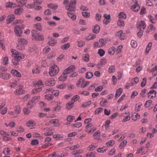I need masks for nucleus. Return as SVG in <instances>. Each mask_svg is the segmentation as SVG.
Segmentation results:
<instances>
[{
	"label": "nucleus",
	"mask_w": 157,
	"mask_h": 157,
	"mask_svg": "<svg viewBox=\"0 0 157 157\" xmlns=\"http://www.w3.org/2000/svg\"><path fill=\"white\" fill-rule=\"evenodd\" d=\"M11 52L12 53V56L13 58L12 61L15 65H18L19 62L25 58V55L23 54L12 49H11Z\"/></svg>",
	"instance_id": "nucleus-1"
},
{
	"label": "nucleus",
	"mask_w": 157,
	"mask_h": 157,
	"mask_svg": "<svg viewBox=\"0 0 157 157\" xmlns=\"http://www.w3.org/2000/svg\"><path fill=\"white\" fill-rule=\"evenodd\" d=\"M18 44L17 47V48L19 50H23L25 49V47L24 45H26L28 44L27 40L22 38H19L17 40Z\"/></svg>",
	"instance_id": "nucleus-2"
},
{
	"label": "nucleus",
	"mask_w": 157,
	"mask_h": 157,
	"mask_svg": "<svg viewBox=\"0 0 157 157\" xmlns=\"http://www.w3.org/2000/svg\"><path fill=\"white\" fill-rule=\"evenodd\" d=\"M59 68L56 65L52 66L49 69V74L51 77H53L57 75L59 71Z\"/></svg>",
	"instance_id": "nucleus-3"
},
{
	"label": "nucleus",
	"mask_w": 157,
	"mask_h": 157,
	"mask_svg": "<svg viewBox=\"0 0 157 157\" xmlns=\"http://www.w3.org/2000/svg\"><path fill=\"white\" fill-rule=\"evenodd\" d=\"M40 99V96H38L33 97L29 100L27 104V107L29 109H32L35 105Z\"/></svg>",
	"instance_id": "nucleus-4"
},
{
	"label": "nucleus",
	"mask_w": 157,
	"mask_h": 157,
	"mask_svg": "<svg viewBox=\"0 0 157 157\" xmlns=\"http://www.w3.org/2000/svg\"><path fill=\"white\" fill-rule=\"evenodd\" d=\"M89 83V82L85 81L83 78H81L77 81L76 85L77 87L80 86L81 88H83L87 86Z\"/></svg>",
	"instance_id": "nucleus-5"
},
{
	"label": "nucleus",
	"mask_w": 157,
	"mask_h": 157,
	"mask_svg": "<svg viewBox=\"0 0 157 157\" xmlns=\"http://www.w3.org/2000/svg\"><path fill=\"white\" fill-rule=\"evenodd\" d=\"M76 2V0H72L71 1L68 5H67L66 6V9L70 11H75V10Z\"/></svg>",
	"instance_id": "nucleus-6"
},
{
	"label": "nucleus",
	"mask_w": 157,
	"mask_h": 157,
	"mask_svg": "<svg viewBox=\"0 0 157 157\" xmlns=\"http://www.w3.org/2000/svg\"><path fill=\"white\" fill-rule=\"evenodd\" d=\"M32 37L33 39L38 40H44V36L41 35L37 33L36 31L33 30L32 31Z\"/></svg>",
	"instance_id": "nucleus-7"
},
{
	"label": "nucleus",
	"mask_w": 157,
	"mask_h": 157,
	"mask_svg": "<svg viewBox=\"0 0 157 157\" xmlns=\"http://www.w3.org/2000/svg\"><path fill=\"white\" fill-rule=\"evenodd\" d=\"M96 130V128L93 123H89L86 125L85 131L88 132V133H90L93 132Z\"/></svg>",
	"instance_id": "nucleus-8"
},
{
	"label": "nucleus",
	"mask_w": 157,
	"mask_h": 157,
	"mask_svg": "<svg viewBox=\"0 0 157 157\" xmlns=\"http://www.w3.org/2000/svg\"><path fill=\"white\" fill-rule=\"evenodd\" d=\"M76 67L75 65L70 66L68 67L66 69L63 71V75H67L70 73L75 70Z\"/></svg>",
	"instance_id": "nucleus-9"
},
{
	"label": "nucleus",
	"mask_w": 157,
	"mask_h": 157,
	"mask_svg": "<svg viewBox=\"0 0 157 157\" xmlns=\"http://www.w3.org/2000/svg\"><path fill=\"white\" fill-rule=\"evenodd\" d=\"M137 29L144 30L146 27V24L144 21L141 20L140 21L138 22L136 25Z\"/></svg>",
	"instance_id": "nucleus-10"
},
{
	"label": "nucleus",
	"mask_w": 157,
	"mask_h": 157,
	"mask_svg": "<svg viewBox=\"0 0 157 157\" xmlns=\"http://www.w3.org/2000/svg\"><path fill=\"white\" fill-rule=\"evenodd\" d=\"M51 140V138L49 137L45 138L44 141L46 143L42 145V147L44 148H45L52 145V144L49 143Z\"/></svg>",
	"instance_id": "nucleus-11"
},
{
	"label": "nucleus",
	"mask_w": 157,
	"mask_h": 157,
	"mask_svg": "<svg viewBox=\"0 0 157 157\" xmlns=\"http://www.w3.org/2000/svg\"><path fill=\"white\" fill-rule=\"evenodd\" d=\"M0 77L5 80H7L10 78L11 76L10 74L3 71L0 72Z\"/></svg>",
	"instance_id": "nucleus-12"
},
{
	"label": "nucleus",
	"mask_w": 157,
	"mask_h": 157,
	"mask_svg": "<svg viewBox=\"0 0 157 157\" xmlns=\"http://www.w3.org/2000/svg\"><path fill=\"white\" fill-rule=\"evenodd\" d=\"M14 32L17 36H21L22 31L20 27L19 26H16L14 28Z\"/></svg>",
	"instance_id": "nucleus-13"
},
{
	"label": "nucleus",
	"mask_w": 157,
	"mask_h": 157,
	"mask_svg": "<svg viewBox=\"0 0 157 157\" xmlns=\"http://www.w3.org/2000/svg\"><path fill=\"white\" fill-rule=\"evenodd\" d=\"M55 83V81L53 78L48 79L45 82V84L46 86H51L54 85Z\"/></svg>",
	"instance_id": "nucleus-14"
},
{
	"label": "nucleus",
	"mask_w": 157,
	"mask_h": 157,
	"mask_svg": "<svg viewBox=\"0 0 157 157\" xmlns=\"http://www.w3.org/2000/svg\"><path fill=\"white\" fill-rule=\"evenodd\" d=\"M133 1L135 4L132 6V9L135 12H137L140 8L139 5L137 3L136 0H133Z\"/></svg>",
	"instance_id": "nucleus-15"
},
{
	"label": "nucleus",
	"mask_w": 157,
	"mask_h": 157,
	"mask_svg": "<svg viewBox=\"0 0 157 157\" xmlns=\"http://www.w3.org/2000/svg\"><path fill=\"white\" fill-rule=\"evenodd\" d=\"M124 118L122 120L123 122H126L129 121L131 118L130 114L129 113H125L123 115Z\"/></svg>",
	"instance_id": "nucleus-16"
},
{
	"label": "nucleus",
	"mask_w": 157,
	"mask_h": 157,
	"mask_svg": "<svg viewBox=\"0 0 157 157\" xmlns=\"http://www.w3.org/2000/svg\"><path fill=\"white\" fill-rule=\"evenodd\" d=\"M53 132L52 131L51 129H50L48 128H45L44 129V135L45 136H50L52 135Z\"/></svg>",
	"instance_id": "nucleus-17"
},
{
	"label": "nucleus",
	"mask_w": 157,
	"mask_h": 157,
	"mask_svg": "<svg viewBox=\"0 0 157 157\" xmlns=\"http://www.w3.org/2000/svg\"><path fill=\"white\" fill-rule=\"evenodd\" d=\"M116 36L119 37L120 39L121 40H124V34L123 33V32L122 30H120L117 32L116 33Z\"/></svg>",
	"instance_id": "nucleus-18"
},
{
	"label": "nucleus",
	"mask_w": 157,
	"mask_h": 157,
	"mask_svg": "<svg viewBox=\"0 0 157 157\" xmlns=\"http://www.w3.org/2000/svg\"><path fill=\"white\" fill-rule=\"evenodd\" d=\"M156 92L153 90H151L148 93V97L150 98H153L155 97Z\"/></svg>",
	"instance_id": "nucleus-19"
},
{
	"label": "nucleus",
	"mask_w": 157,
	"mask_h": 157,
	"mask_svg": "<svg viewBox=\"0 0 157 157\" xmlns=\"http://www.w3.org/2000/svg\"><path fill=\"white\" fill-rule=\"evenodd\" d=\"M15 18V17L13 14H11L7 17V24L10 23L13 21Z\"/></svg>",
	"instance_id": "nucleus-20"
},
{
	"label": "nucleus",
	"mask_w": 157,
	"mask_h": 157,
	"mask_svg": "<svg viewBox=\"0 0 157 157\" xmlns=\"http://www.w3.org/2000/svg\"><path fill=\"white\" fill-rule=\"evenodd\" d=\"M23 87L22 86H20V88L16 90L15 91L16 94H21L24 93V91L23 90Z\"/></svg>",
	"instance_id": "nucleus-21"
},
{
	"label": "nucleus",
	"mask_w": 157,
	"mask_h": 157,
	"mask_svg": "<svg viewBox=\"0 0 157 157\" xmlns=\"http://www.w3.org/2000/svg\"><path fill=\"white\" fill-rule=\"evenodd\" d=\"M150 72L152 73L153 76H155L157 75V65H156L155 67L152 68Z\"/></svg>",
	"instance_id": "nucleus-22"
},
{
	"label": "nucleus",
	"mask_w": 157,
	"mask_h": 157,
	"mask_svg": "<svg viewBox=\"0 0 157 157\" xmlns=\"http://www.w3.org/2000/svg\"><path fill=\"white\" fill-rule=\"evenodd\" d=\"M142 105V104L141 102L136 104L135 107V111L137 112L140 111Z\"/></svg>",
	"instance_id": "nucleus-23"
},
{
	"label": "nucleus",
	"mask_w": 157,
	"mask_h": 157,
	"mask_svg": "<svg viewBox=\"0 0 157 157\" xmlns=\"http://www.w3.org/2000/svg\"><path fill=\"white\" fill-rule=\"evenodd\" d=\"M48 38L49 39V40L48 43V44L51 46H54L56 43V41L52 38L49 37Z\"/></svg>",
	"instance_id": "nucleus-24"
},
{
	"label": "nucleus",
	"mask_w": 157,
	"mask_h": 157,
	"mask_svg": "<svg viewBox=\"0 0 157 157\" xmlns=\"http://www.w3.org/2000/svg\"><path fill=\"white\" fill-rule=\"evenodd\" d=\"M75 119V117L73 116L69 115L67 116V121L69 122V123H67V124H70L71 122L74 120Z\"/></svg>",
	"instance_id": "nucleus-25"
},
{
	"label": "nucleus",
	"mask_w": 157,
	"mask_h": 157,
	"mask_svg": "<svg viewBox=\"0 0 157 157\" xmlns=\"http://www.w3.org/2000/svg\"><path fill=\"white\" fill-rule=\"evenodd\" d=\"M11 73L17 77H20L21 76V74L17 70H12L11 71Z\"/></svg>",
	"instance_id": "nucleus-26"
},
{
	"label": "nucleus",
	"mask_w": 157,
	"mask_h": 157,
	"mask_svg": "<svg viewBox=\"0 0 157 157\" xmlns=\"http://www.w3.org/2000/svg\"><path fill=\"white\" fill-rule=\"evenodd\" d=\"M19 6H23L26 3L27 1L25 0H16Z\"/></svg>",
	"instance_id": "nucleus-27"
},
{
	"label": "nucleus",
	"mask_w": 157,
	"mask_h": 157,
	"mask_svg": "<svg viewBox=\"0 0 157 157\" xmlns=\"http://www.w3.org/2000/svg\"><path fill=\"white\" fill-rule=\"evenodd\" d=\"M59 120L58 119H54L51 120L50 122L51 124H53L55 126H59V124L58 123Z\"/></svg>",
	"instance_id": "nucleus-28"
},
{
	"label": "nucleus",
	"mask_w": 157,
	"mask_h": 157,
	"mask_svg": "<svg viewBox=\"0 0 157 157\" xmlns=\"http://www.w3.org/2000/svg\"><path fill=\"white\" fill-rule=\"evenodd\" d=\"M74 102L69 101L66 105V108L68 110H70L73 107Z\"/></svg>",
	"instance_id": "nucleus-29"
},
{
	"label": "nucleus",
	"mask_w": 157,
	"mask_h": 157,
	"mask_svg": "<svg viewBox=\"0 0 157 157\" xmlns=\"http://www.w3.org/2000/svg\"><path fill=\"white\" fill-rule=\"evenodd\" d=\"M33 3L34 4V5L28 4L26 6L27 8H32L35 5H37V3L39 4H41V2H40L39 1H37L36 0H34Z\"/></svg>",
	"instance_id": "nucleus-30"
},
{
	"label": "nucleus",
	"mask_w": 157,
	"mask_h": 157,
	"mask_svg": "<svg viewBox=\"0 0 157 157\" xmlns=\"http://www.w3.org/2000/svg\"><path fill=\"white\" fill-rule=\"evenodd\" d=\"M36 124L35 122L32 120L29 121L26 123V126L28 127L35 126Z\"/></svg>",
	"instance_id": "nucleus-31"
},
{
	"label": "nucleus",
	"mask_w": 157,
	"mask_h": 157,
	"mask_svg": "<svg viewBox=\"0 0 157 157\" xmlns=\"http://www.w3.org/2000/svg\"><path fill=\"white\" fill-rule=\"evenodd\" d=\"M132 117L133 120L136 121L140 117V116L137 113H134L132 114Z\"/></svg>",
	"instance_id": "nucleus-32"
},
{
	"label": "nucleus",
	"mask_w": 157,
	"mask_h": 157,
	"mask_svg": "<svg viewBox=\"0 0 157 157\" xmlns=\"http://www.w3.org/2000/svg\"><path fill=\"white\" fill-rule=\"evenodd\" d=\"M67 75H61L59 76L58 78V79L59 81H65L67 79Z\"/></svg>",
	"instance_id": "nucleus-33"
},
{
	"label": "nucleus",
	"mask_w": 157,
	"mask_h": 157,
	"mask_svg": "<svg viewBox=\"0 0 157 157\" xmlns=\"http://www.w3.org/2000/svg\"><path fill=\"white\" fill-rule=\"evenodd\" d=\"M96 37V36L94 34H90L86 37V40H90L95 39Z\"/></svg>",
	"instance_id": "nucleus-34"
},
{
	"label": "nucleus",
	"mask_w": 157,
	"mask_h": 157,
	"mask_svg": "<svg viewBox=\"0 0 157 157\" xmlns=\"http://www.w3.org/2000/svg\"><path fill=\"white\" fill-rule=\"evenodd\" d=\"M42 90L41 87L34 89L32 90V93L33 94H35L41 91Z\"/></svg>",
	"instance_id": "nucleus-35"
},
{
	"label": "nucleus",
	"mask_w": 157,
	"mask_h": 157,
	"mask_svg": "<svg viewBox=\"0 0 157 157\" xmlns=\"http://www.w3.org/2000/svg\"><path fill=\"white\" fill-rule=\"evenodd\" d=\"M122 92V89L121 88H120L117 89L116 91L115 97L117 98L119 97Z\"/></svg>",
	"instance_id": "nucleus-36"
},
{
	"label": "nucleus",
	"mask_w": 157,
	"mask_h": 157,
	"mask_svg": "<svg viewBox=\"0 0 157 157\" xmlns=\"http://www.w3.org/2000/svg\"><path fill=\"white\" fill-rule=\"evenodd\" d=\"M82 125V124L81 123L77 122L72 124L71 126L73 128H78L80 127Z\"/></svg>",
	"instance_id": "nucleus-37"
},
{
	"label": "nucleus",
	"mask_w": 157,
	"mask_h": 157,
	"mask_svg": "<svg viewBox=\"0 0 157 157\" xmlns=\"http://www.w3.org/2000/svg\"><path fill=\"white\" fill-rule=\"evenodd\" d=\"M139 79L137 77H135L134 78L132 79L131 80V82L132 84V85L133 86L137 84L139 82Z\"/></svg>",
	"instance_id": "nucleus-38"
},
{
	"label": "nucleus",
	"mask_w": 157,
	"mask_h": 157,
	"mask_svg": "<svg viewBox=\"0 0 157 157\" xmlns=\"http://www.w3.org/2000/svg\"><path fill=\"white\" fill-rule=\"evenodd\" d=\"M33 74H38L40 72V69L37 66L33 68L32 70Z\"/></svg>",
	"instance_id": "nucleus-39"
},
{
	"label": "nucleus",
	"mask_w": 157,
	"mask_h": 157,
	"mask_svg": "<svg viewBox=\"0 0 157 157\" xmlns=\"http://www.w3.org/2000/svg\"><path fill=\"white\" fill-rule=\"evenodd\" d=\"M44 86V83L41 81H39L37 82L35 84V86L36 87H42Z\"/></svg>",
	"instance_id": "nucleus-40"
},
{
	"label": "nucleus",
	"mask_w": 157,
	"mask_h": 157,
	"mask_svg": "<svg viewBox=\"0 0 157 157\" xmlns=\"http://www.w3.org/2000/svg\"><path fill=\"white\" fill-rule=\"evenodd\" d=\"M100 27L98 25H96L94 26L93 30V32L96 34H98L100 30Z\"/></svg>",
	"instance_id": "nucleus-41"
},
{
	"label": "nucleus",
	"mask_w": 157,
	"mask_h": 157,
	"mask_svg": "<svg viewBox=\"0 0 157 157\" xmlns=\"http://www.w3.org/2000/svg\"><path fill=\"white\" fill-rule=\"evenodd\" d=\"M118 17L119 19H124L126 18V15L123 12H121L119 13Z\"/></svg>",
	"instance_id": "nucleus-42"
},
{
	"label": "nucleus",
	"mask_w": 157,
	"mask_h": 157,
	"mask_svg": "<svg viewBox=\"0 0 157 157\" xmlns=\"http://www.w3.org/2000/svg\"><path fill=\"white\" fill-rule=\"evenodd\" d=\"M54 97L51 94H48L45 95V98L48 101H49L52 99Z\"/></svg>",
	"instance_id": "nucleus-43"
},
{
	"label": "nucleus",
	"mask_w": 157,
	"mask_h": 157,
	"mask_svg": "<svg viewBox=\"0 0 157 157\" xmlns=\"http://www.w3.org/2000/svg\"><path fill=\"white\" fill-rule=\"evenodd\" d=\"M115 52V48L114 47L110 48L108 50L109 54L111 55H113Z\"/></svg>",
	"instance_id": "nucleus-44"
},
{
	"label": "nucleus",
	"mask_w": 157,
	"mask_h": 157,
	"mask_svg": "<svg viewBox=\"0 0 157 157\" xmlns=\"http://www.w3.org/2000/svg\"><path fill=\"white\" fill-rule=\"evenodd\" d=\"M67 15L70 17L72 20L73 21L75 20L76 19V16L75 15L71 13L68 12L67 13Z\"/></svg>",
	"instance_id": "nucleus-45"
},
{
	"label": "nucleus",
	"mask_w": 157,
	"mask_h": 157,
	"mask_svg": "<svg viewBox=\"0 0 157 157\" xmlns=\"http://www.w3.org/2000/svg\"><path fill=\"white\" fill-rule=\"evenodd\" d=\"M16 4L11 2H9L8 3H7L6 5V6L8 7H10L11 8H13L16 7Z\"/></svg>",
	"instance_id": "nucleus-46"
},
{
	"label": "nucleus",
	"mask_w": 157,
	"mask_h": 157,
	"mask_svg": "<svg viewBox=\"0 0 157 157\" xmlns=\"http://www.w3.org/2000/svg\"><path fill=\"white\" fill-rule=\"evenodd\" d=\"M152 46V43L151 42H150L148 43L147 46L146 47V54L148 53L149 51L150 50Z\"/></svg>",
	"instance_id": "nucleus-47"
},
{
	"label": "nucleus",
	"mask_w": 157,
	"mask_h": 157,
	"mask_svg": "<svg viewBox=\"0 0 157 157\" xmlns=\"http://www.w3.org/2000/svg\"><path fill=\"white\" fill-rule=\"evenodd\" d=\"M117 24L120 27L123 26H124V22L121 19H119L117 21Z\"/></svg>",
	"instance_id": "nucleus-48"
},
{
	"label": "nucleus",
	"mask_w": 157,
	"mask_h": 157,
	"mask_svg": "<svg viewBox=\"0 0 157 157\" xmlns=\"http://www.w3.org/2000/svg\"><path fill=\"white\" fill-rule=\"evenodd\" d=\"M10 149L8 147H6L3 149V152L5 155H8L10 153Z\"/></svg>",
	"instance_id": "nucleus-49"
},
{
	"label": "nucleus",
	"mask_w": 157,
	"mask_h": 157,
	"mask_svg": "<svg viewBox=\"0 0 157 157\" xmlns=\"http://www.w3.org/2000/svg\"><path fill=\"white\" fill-rule=\"evenodd\" d=\"M123 48V46L122 45L119 46L117 48L116 53L117 54H120L121 52V50Z\"/></svg>",
	"instance_id": "nucleus-50"
},
{
	"label": "nucleus",
	"mask_w": 157,
	"mask_h": 157,
	"mask_svg": "<svg viewBox=\"0 0 157 157\" xmlns=\"http://www.w3.org/2000/svg\"><path fill=\"white\" fill-rule=\"evenodd\" d=\"M82 59L86 62H88L89 60V56L87 54L83 55Z\"/></svg>",
	"instance_id": "nucleus-51"
},
{
	"label": "nucleus",
	"mask_w": 157,
	"mask_h": 157,
	"mask_svg": "<svg viewBox=\"0 0 157 157\" xmlns=\"http://www.w3.org/2000/svg\"><path fill=\"white\" fill-rule=\"evenodd\" d=\"M115 143V141L112 140H109L106 143V145L107 146H112Z\"/></svg>",
	"instance_id": "nucleus-52"
},
{
	"label": "nucleus",
	"mask_w": 157,
	"mask_h": 157,
	"mask_svg": "<svg viewBox=\"0 0 157 157\" xmlns=\"http://www.w3.org/2000/svg\"><path fill=\"white\" fill-rule=\"evenodd\" d=\"M131 45L132 48H136L137 46L136 42L134 40H132L131 42Z\"/></svg>",
	"instance_id": "nucleus-53"
},
{
	"label": "nucleus",
	"mask_w": 157,
	"mask_h": 157,
	"mask_svg": "<svg viewBox=\"0 0 157 157\" xmlns=\"http://www.w3.org/2000/svg\"><path fill=\"white\" fill-rule=\"evenodd\" d=\"M77 46L79 47H82L85 44L84 41L82 40L77 41Z\"/></svg>",
	"instance_id": "nucleus-54"
},
{
	"label": "nucleus",
	"mask_w": 157,
	"mask_h": 157,
	"mask_svg": "<svg viewBox=\"0 0 157 157\" xmlns=\"http://www.w3.org/2000/svg\"><path fill=\"white\" fill-rule=\"evenodd\" d=\"M83 152V151L82 150H78L75 151H73L72 152V154L73 155H76L82 153Z\"/></svg>",
	"instance_id": "nucleus-55"
},
{
	"label": "nucleus",
	"mask_w": 157,
	"mask_h": 157,
	"mask_svg": "<svg viewBox=\"0 0 157 157\" xmlns=\"http://www.w3.org/2000/svg\"><path fill=\"white\" fill-rule=\"evenodd\" d=\"M23 11V9L22 8H19L16 9L14 11V13L16 14H20Z\"/></svg>",
	"instance_id": "nucleus-56"
},
{
	"label": "nucleus",
	"mask_w": 157,
	"mask_h": 157,
	"mask_svg": "<svg viewBox=\"0 0 157 157\" xmlns=\"http://www.w3.org/2000/svg\"><path fill=\"white\" fill-rule=\"evenodd\" d=\"M14 109L16 114H19L20 113L21 109L19 106H16Z\"/></svg>",
	"instance_id": "nucleus-57"
},
{
	"label": "nucleus",
	"mask_w": 157,
	"mask_h": 157,
	"mask_svg": "<svg viewBox=\"0 0 157 157\" xmlns=\"http://www.w3.org/2000/svg\"><path fill=\"white\" fill-rule=\"evenodd\" d=\"M53 137L56 139L57 140H60L62 139L63 137L61 136L60 134L55 135L53 136Z\"/></svg>",
	"instance_id": "nucleus-58"
},
{
	"label": "nucleus",
	"mask_w": 157,
	"mask_h": 157,
	"mask_svg": "<svg viewBox=\"0 0 157 157\" xmlns=\"http://www.w3.org/2000/svg\"><path fill=\"white\" fill-rule=\"evenodd\" d=\"M51 48L47 46L44 48L43 50V53L44 54H46L50 51Z\"/></svg>",
	"instance_id": "nucleus-59"
},
{
	"label": "nucleus",
	"mask_w": 157,
	"mask_h": 157,
	"mask_svg": "<svg viewBox=\"0 0 157 157\" xmlns=\"http://www.w3.org/2000/svg\"><path fill=\"white\" fill-rule=\"evenodd\" d=\"M48 7L51 9L55 10L58 8V6L55 4H50L48 5Z\"/></svg>",
	"instance_id": "nucleus-60"
},
{
	"label": "nucleus",
	"mask_w": 157,
	"mask_h": 157,
	"mask_svg": "<svg viewBox=\"0 0 157 157\" xmlns=\"http://www.w3.org/2000/svg\"><path fill=\"white\" fill-rule=\"evenodd\" d=\"M24 131V128L21 126H18L17 128V132H23Z\"/></svg>",
	"instance_id": "nucleus-61"
},
{
	"label": "nucleus",
	"mask_w": 157,
	"mask_h": 157,
	"mask_svg": "<svg viewBox=\"0 0 157 157\" xmlns=\"http://www.w3.org/2000/svg\"><path fill=\"white\" fill-rule=\"evenodd\" d=\"M127 143V141L126 140H123L122 142H121L120 145L119 147L120 149H122L123 147L125 146Z\"/></svg>",
	"instance_id": "nucleus-62"
},
{
	"label": "nucleus",
	"mask_w": 157,
	"mask_h": 157,
	"mask_svg": "<svg viewBox=\"0 0 157 157\" xmlns=\"http://www.w3.org/2000/svg\"><path fill=\"white\" fill-rule=\"evenodd\" d=\"M100 105L102 106H105L107 103V102L106 99H103L100 102Z\"/></svg>",
	"instance_id": "nucleus-63"
},
{
	"label": "nucleus",
	"mask_w": 157,
	"mask_h": 157,
	"mask_svg": "<svg viewBox=\"0 0 157 157\" xmlns=\"http://www.w3.org/2000/svg\"><path fill=\"white\" fill-rule=\"evenodd\" d=\"M84 157H95V154L93 152L88 153L86 154Z\"/></svg>",
	"instance_id": "nucleus-64"
}]
</instances>
